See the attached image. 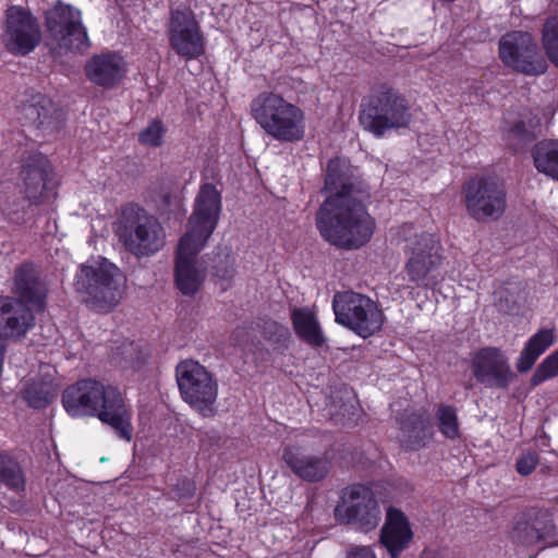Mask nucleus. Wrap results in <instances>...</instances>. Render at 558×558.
<instances>
[{
  "label": "nucleus",
  "mask_w": 558,
  "mask_h": 558,
  "mask_svg": "<svg viewBox=\"0 0 558 558\" xmlns=\"http://www.w3.org/2000/svg\"><path fill=\"white\" fill-rule=\"evenodd\" d=\"M168 38L170 47L187 60L204 53L205 37L194 12L190 9H178L171 12Z\"/></svg>",
  "instance_id": "nucleus-17"
},
{
  "label": "nucleus",
  "mask_w": 558,
  "mask_h": 558,
  "mask_svg": "<svg viewBox=\"0 0 558 558\" xmlns=\"http://www.w3.org/2000/svg\"><path fill=\"white\" fill-rule=\"evenodd\" d=\"M533 165L538 173L558 181V141L542 140L531 149Z\"/></svg>",
  "instance_id": "nucleus-25"
},
{
  "label": "nucleus",
  "mask_w": 558,
  "mask_h": 558,
  "mask_svg": "<svg viewBox=\"0 0 558 558\" xmlns=\"http://www.w3.org/2000/svg\"><path fill=\"white\" fill-rule=\"evenodd\" d=\"M335 518L340 523L356 525L362 531L377 527L381 511L374 492L362 484L345 487L335 508Z\"/></svg>",
  "instance_id": "nucleus-13"
},
{
  "label": "nucleus",
  "mask_w": 558,
  "mask_h": 558,
  "mask_svg": "<svg viewBox=\"0 0 558 558\" xmlns=\"http://www.w3.org/2000/svg\"><path fill=\"white\" fill-rule=\"evenodd\" d=\"M398 239L404 242L403 272L417 288L433 289L439 282L444 263V247L433 233L415 228L412 223L399 227Z\"/></svg>",
  "instance_id": "nucleus-4"
},
{
  "label": "nucleus",
  "mask_w": 558,
  "mask_h": 558,
  "mask_svg": "<svg viewBox=\"0 0 558 558\" xmlns=\"http://www.w3.org/2000/svg\"><path fill=\"white\" fill-rule=\"evenodd\" d=\"M470 367L476 381L486 387L505 389L514 377L507 356L494 347L475 351Z\"/></svg>",
  "instance_id": "nucleus-18"
},
{
  "label": "nucleus",
  "mask_w": 558,
  "mask_h": 558,
  "mask_svg": "<svg viewBox=\"0 0 558 558\" xmlns=\"http://www.w3.org/2000/svg\"><path fill=\"white\" fill-rule=\"evenodd\" d=\"M116 233L125 250L136 257L151 256L166 244V230L159 220L133 204L122 209Z\"/></svg>",
  "instance_id": "nucleus-8"
},
{
  "label": "nucleus",
  "mask_w": 558,
  "mask_h": 558,
  "mask_svg": "<svg viewBox=\"0 0 558 558\" xmlns=\"http://www.w3.org/2000/svg\"><path fill=\"white\" fill-rule=\"evenodd\" d=\"M360 121L365 130L379 137L389 130L409 128L412 114L403 95L391 87L380 86L362 106Z\"/></svg>",
  "instance_id": "nucleus-9"
},
{
  "label": "nucleus",
  "mask_w": 558,
  "mask_h": 558,
  "mask_svg": "<svg viewBox=\"0 0 558 558\" xmlns=\"http://www.w3.org/2000/svg\"><path fill=\"white\" fill-rule=\"evenodd\" d=\"M538 462H539V458H538L537 452H535V451L522 452L517 459L515 471L522 476H527L534 472Z\"/></svg>",
  "instance_id": "nucleus-35"
},
{
  "label": "nucleus",
  "mask_w": 558,
  "mask_h": 558,
  "mask_svg": "<svg viewBox=\"0 0 558 558\" xmlns=\"http://www.w3.org/2000/svg\"><path fill=\"white\" fill-rule=\"evenodd\" d=\"M170 198L173 199V204L175 205V207H178V208L181 207V199H180V197H178V196H174V197L165 196V202L170 203L171 202Z\"/></svg>",
  "instance_id": "nucleus-40"
},
{
  "label": "nucleus",
  "mask_w": 558,
  "mask_h": 558,
  "mask_svg": "<svg viewBox=\"0 0 558 558\" xmlns=\"http://www.w3.org/2000/svg\"><path fill=\"white\" fill-rule=\"evenodd\" d=\"M221 213V196L213 184L202 185L185 232L174 256V284L185 296H194L206 279V266L198 254L214 233Z\"/></svg>",
  "instance_id": "nucleus-2"
},
{
  "label": "nucleus",
  "mask_w": 558,
  "mask_h": 558,
  "mask_svg": "<svg viewBox=\"0 0 558 558\" xmlns=\"http://www.w3.org/2000/svg\"><path fill=\"white\" fill-rule=\"evenodd\" d=\"M335 322L366 339L378 333L385 323V314L378 303L354 291H340L333 295Z\"/></svg>",
  "instance_id": "nucleus-11"
},
{
  "label": "nucleus",
  "mask_w": 558,
  "mask_h": 558,
  "mask_svg": "<svg viewBox=\"0 0 558 558\" xmlns=\"http://www.w3.org/2000/svg\"><path fill=\"white\" fill-rule=\"evenodd\" d=\"M295 335L312 347H323L326 337L317 318L314 307H298L291 313Z\"/></svg>",
  "instance_id": "nucleus-23"
},
{
  "label": "nucleus",
  "mask_w": 558,
  "mask_h": 558,
  "mask_svg": "<svg viewBox=\"0 0 558 558\" xmlns=\"http://www.w3.org/2000/svg\"><path fill=\"white\" fill-rule=\"evenodd\" d=\"M49 170L47 159L38 155L26 163L22 170V178L25 185V193L32 201H37L45 189V183Z\"/></svg>",
  "instance_id": "nucleus-26"
},
{
  "label": "nucleus",
  "mask_w": 558,
  "mask_h": 558,
  "mask_svg": "<svg viewBox=\"0 0 558 558\" xmlns=\"http://www.w3.org/2000/svg\"><path fill=\"white\" fill-rule=\"evenodd\" d=\"M216 276L222 279H230L234 275V260L230 256H226L225 267H216Z\"/></svg>",
  "instance_id": "nucleus-36"
},
{
  "label": "nucleus",
  "mask_w": 558,
  "mask_h": 558,
  "mask_svg": "<svg viewBox=\"0 0 558 558\" xmlns=\"http://www.w3.org/2000/svg\"><path fill=\"white\" fill-rule=\"evenodd\" d=\"M282 460L299 478L315 483L325 480L332 466L328 453L322 456L305 454L300 444H289L282 449Z\"/></svg>",
  "instance_id": "nucleus-19"
},
{
  "label": "nucleus",
  "mask_w": 558,
  "mask_h": 558,
  "mask_svg": "<svg viewBox=\"0 0 558 558\" xmlns=\"http://www.w3.org/2000/svg\"><path fill=\"white\" fill-rule=\"evenodd\" d=\"M53 393L49 385H32L25 390V400L33 408H44L52 399Z\"/></svg>",
  "instance_id": "nucleus-34"
},
{
  "label": "nucleus",
  "mask_w": 558,
  "mask_h": 558,
  "mask_svg": "<svg viewBox=\"0 0 558 558\" xmlns=\"http://www.w3.org/2000/svg\"><path fill=\"white\" fill-rule=\"evenodd\" d=\"M167 129L159 119L153 120L137 136L138 143L148 148L162 146Z\"/></svg>",
  "instance_id": "nucleus-29"
},
{
  "label": "nucleus",
  "mask_w": 558,
  "mask_h": 558,
  "mask_svg": "<svg viewBox=\"0 0 558 558\" xmlns=\"http://www.w3.org/2000/svg\"><path fill=\"white\" fill-rule=\"evenodd\" d=\"M417 426H414L412 429L408 428V426H403L404 430H408L409 433H414L416 429H420L422 432H425L428 427V421L423 417L417 418Z\"/></svg>",
  "instance_id": "nucleus-38"
},
{
  "label": "nucleus",
  "mask_w": 558,
  "mask_h": 558,
  "mask_svg": "<svg viewBox=\"0 0 558 558\" xmlns=\"http://www.w3.org/2000/svg\"><path fill=\"white\" fill-rule=\"evenodd\" d=\"M347 558H377L373 549L368 546H357L352 548Z\"/></svg>",
  "instance_id": "nucleus-37"
},
{
  "label": "nucleus",
  "mask_w": 558,
  "mask_h": 558,
  "mask_svg": "<svg viewBox=\"0 0 558 558\" xmlns=\"http://www.w3.org/2000/svg\"><path fill=\"white\" fill-rule=\"evenodd\" d=\"M556 524L553 514L545 509L532 510L527 513V519L519 521L513 530V537L524 546L543 544H554L556 535Z\"/></svg>",
  "instance_id": "nucleus-21"
},
{
  "label": "nucleus",
  "mask_w": 558,
  "mask_h": 558,
  "mask_svg": "<svg viewBox=\"0 0 558 558\" xmlns=\"http://www.w3.org/2000/svg\"><path fill=\"white\" fill-rule=\"evenodd\" d=\"M251 116L271 138L293 143L304 138L305 112L276 92L258 94L250 105Z\"/></svg>",
  "instance_id": "nucleus-5"
},
{
  "label": "nucleus",
  "mask_w": 558,
  "mask_h": 558,
  "mask_svg": "<svg viewBox=\"0 0 558 558\" xmlns=\"http://www.w3.org/2000/svg\"><path fill=\"white\" fill-rule=\"evenodd\" d=\"M11 460H12L11 457L0 452V473H2V471L5 468V465L8 466L9 462Z\"/></svg>",
  "instance_id": "nucleus-39"
},
{
  "label": "nucleus",
  "mask_w": 558,
  "mask_h": 558,
  "mask_svg": "<svg viewBox=\"0 0 558 558\" xmlns=\"http://www.w3.org/2000/svg\"><path fill=\"white\" fill-rule=\"evenodd\" d=\"M438 427L444 436L457 439L460 435L456 410L449 405H440L437 411Z\"/></svg>",
  "instance_id": "nucleus-31"
},
{
  "label": "nucleus",
  "mask_w": 558,
  "mask_h": 558,
  "mask_svg": "<svg viewBox=\"0 0 558 558\" xmlns=\"http://www.w3.org/2000/svg\"><path fill=\"white\" fill-rule=\"evenodd\" d=\"M175 374L182 400L202 417H214L218 412L219 395L215 374L194 360L179 363Z\"/></svg>",
  "instance_id": "nucleus-10"
},
{
  "label": "nucleus",
  "mask_w": 558,
  "mask_h": 558,
  "mask_svg": "<svg viewBox=\"0 0 558 558\" xmlns=\"http://www.w3.org/2000/svg\"><path fill=\"white\" fill-rule=\"evenodd\" d=\"M0 481L9 488L21 492L25 487V478L23 472L16 461L13 459L5 465L2 473H0Z\"/></svg>",
  "instance_id": "nucleus-33"
},
{
  "label": "nucleus",
  "mask_w": 558,
  "mask_h": 558,
  "mask_svg": "<svg viewBox=\"0 0 558 558\" xmlns=\"http://www.w3.org/2000/svg\"><path fill=\"white\" fill-rule=\"evenodd\" d=\"M327 194L316 214V226L324 239L341 248H360L372 239L376 222L365 202L369 192L356 181L354 170L342 158H333L326 167Z\"/></svg>",
  "instance_id": "nucleus-1"
},
{
  "label": "nucleus",
  "mask_w": 558,
  "mask_h": 558,
  "mask_svg": "<svg viewBox=\"0 0 558 558\" xmlns=\"http://www.w3.org/2000/svg\"><path fill=\"white\" fill-rule=\"evenodd\" d=\"M534 137V131L531 125L519 121L504 131V140L514 150L523 147L525 143Z\"/></svg>",
  "instance_id": "nucleus-30"
},
{
  "label": "nucleus",
  "mask_w": 558,
  "mask_h": 558,
  "mask_svg": "<svg viewBox=\"0 0 558 558\" xmlns=\"http://www.w3.org/2000/svg\"><path fill=\"white\" fill-rule=\"evenodd\" d=\"M128 73V63L117 52H101L90 57L85 64V75L97 86L113 88Z\"/></svg>",
  "instance_id": "nucleus-20"
},
{
  "label": "nucleus",
  "mask_w": 558,
  "mask_h": 558,
  "mask_svg": "<svg viewBox=\"0 0 558 558\" xmlns=\"http://www.w3.org/2000/svg\"><path fill=\"white\" fill-rule=\"evenodd\" d=\"M2 41L13 54L26 56L41 41L40 24L36 16L20 5H10L4 12Z\"/></svg>",
  "instance_id": "nucleus-15"
},
{
  "label": "nucleus",
  "mask_w": 558,
  "mask_h": 558,
  "mask_svg": "<svg viewBox=\"0 0 558 558\" xmlns=\"http://www.w3.org/2000/svg\"><path fill=\"white\" fill-rule=\"evenodd\" d=\"M556 335L554 328H544L533 335L520 353L517 361V368L525 373L532 368L536 360L555 343Z\"/></svg>",
  "instance_id": "nucleus-24"
},
{
  "label": "nucleus",
  "mask_w": 558,
  "mask_h": 558,
  "mask_svg": "<svg viewBox=\"0 0 558 558\" xmlns=\"http://www.w3.org/2000/svg\"><path fill=\"white\" fill-rule=\"evenodd\" d=\"M558 376V349L549 354L543 362L538 365L535 373L531 378V383L533 386H537L541 383Z\"/></svg>",
  "instance_id": "nucleus-32"
},
{
  "label": "nucleus",
  "mask_w": 558,
  "mask_h": 558,
  "mask_svg": "<svg viewBox=\"0 0 558 558\" xmlns=\"http://www.w3.org/2000/svg\"><path fill=\"white\" fill-rule=\"evenodd\" d=\"M542 44L548 59L558 68V17L546 20L542 31Z\"/></svg>",
  "instance_id": "nucleus-28"
},
{
  "label": "nucleus",
  "mask_w": 558,
  "mask_h": 558,
  "mask_svg": "<svg viewBox=\"0 0 558 558\" xmlns=\"http://www.w3.org/2000/svg\"><path fill=\"white\" fill-rule=\"evenodd\" d=\"M463 195L466 211L476 221L498 220L506 211V190L495 179H471L463 186Z\"/></svg>",
  "instance_id": "nucleus-14"
},
{
  "label": "nucleus",
  "mask_w": 558,
  "mask_h": 558,
  "mask_svg": "<svg viewBox=\"0 0 558 558\" xmlns=\"http://www.w3.org/2000/svg\"><path fill=\"white\" fill-rule=\"evenodd\" d=\"M125 277L107 259L82 265L76 274L75 289L83 294L84 302L97 312H109L116 307L124 293Z\"/></svg>",
  "instance_id": "nucleus-7"
},
{
  "label": "nucleus",
  "mask_w": 558,
  "mask_h": 558,
  "mask_svg": "<svg viewBox=\"0 0 558 558\" xmlns=\"http://www.w3.org/2000/svg\"><path fill=\"white\" fill-rule=\"evenodd\" d=\"M62 404L72 417H96L111 427L119 438H133V409L125 392L118 386L95 378H85L68 386Z\"/></svg>",
  "instance_id": "nucleus-3"
},
{
  "label": "nucleus",
  "mask_w": 558,
  "mask_h": 558,
  "mask_svg": "<svg viewBox=\"0 0 558 558\" xmlns=\"http://www.w3.org/2000/svg\"><path fill=\"white\" fill-rule=\"evenodd\" d=\"M413 539V532L407 517L398 509L387 511L386 522L380 532V543L391 558H398Z\"/></svg>",
  "instance_id": "nucleus-22"
},
{
  "label": "nucleus",
  "mask_w": 558,
  "mask_h": 558,
  "mask_svg": "<svg viewBox=\"0 0 558 558\" xmlns=\"http://www.w3.org/2000/svg\"><path fill=\"white\" fill-rule=\"evenodd\" d=\"M14 292L21 300L0 298V333L4 337H21L33 326L34 316L24 302L35 307L43 305L46 289L32 265L16 268Z\"/></svg>",
  "instance_id": "nucleus-6"
},
{
  "label": "nucleus",
  "mask_w": 558,
  "mask_h": 558,
  "mask_svg": "<svg viewBox=\"0 0 558 558\" xmlns=\"http://www.w3.org/2000/svg\"><path fill=\"white\" fill-rule=\"evenodd\" d=\"M499 57L507 66L527 75H539L547 70V62L529 33L512 32L502 36Z\"/></svg>",
  "instance_id": "nucleus-16"
},
{
  "label": "nucleus",
  "mask_w": 558,
  "mask_h": 558,
  "mask_svg": "<svg viewBox=\"0 0 558 558\" xmlns=\"http://www.w3.org/2000/svg\"><path fill=\"white\" fill-rule=\"evenodd\" d=\"M47 45L57 54L85 51L89 48L87 32L81 12L61 2L46 12Z\"/></svg>",
  "instance_id": "nucleus-12"
},
{
  "label": "nucleus",
  "mask_w": 558,
  "mask_h": 558,
  "mask_svg": "<svg viewBox=\"0 0 558 558\" xmlns=\"http://www.w3.org/2000/svg\"><path fill=\"white\" fill-rule=\"evenodd\" d=\"M56 113L57 109L54 105L50 99L45 97H40L37 101L23 107L25 120L36 128H43L45 130H52L57 126Z\"/></svg>",
  "instance_id": "nucleus-27"
}]
</instances>
